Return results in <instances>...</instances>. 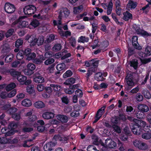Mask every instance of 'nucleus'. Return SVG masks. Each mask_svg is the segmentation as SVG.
I'll return each mask as SVG.
<instances>
[{
    "instance_id": "obj_57",
    "label": "nucleus",
    "mask_w": 151,
    "mask_h": 151,
    "mask_svg": "<svg viewBox=\"0 0 151 151\" xmlns=\"http://www.w3.org/2000/svg\"><path fill=\"white\" fill-rule=\"evenodd\" d=\"M140 59L141 62L142 64L145 65L151 62V57L148 58Z\"/></svg>"
},
{
    "instance_id": "obj_60",
    "label": "nucleus",
    "mask_w": 151,
    "mask_h": 151,
    "mask_svg": "<svg viewBox=\"0 0 151 151\" xmlns=\"http://www.w3.org/2000/svg\"><path fill=\"white\" fill-rule=\"evenodd\" d=\"M75 95H77L78 97L81 98L83 96V93L82 91L79 89H77L75 91Z\"/></svg>"
},
{
    "instance_id": "obj_6",
    "label": "nucleus",
    "mask_w": 151,
    "mask_h": 151,
    "mask_svg": "<svg viewBox=\"0 0 151 151\" xmlns=\"http://www.w3.org/2000/svg\"><path fill=\"white\" fill-rule=\"evenodd\" d=\"M125 80L128 87L131 88L134 86V83L133 81V75L130 74L126 76L125 78Z\"/></svg>"
},
{
    "instance_id": "obj_35",
    "label": "nucleus",
    "mask_w": 151,
    "mask_h": 151,
    "mask_svg": "<svg viewBox=\"0 0 151 151\" xmlns=\"http://www.w3.org/2000/svg\"><path fill=\"white\" fill-rule=\"evenodd\" d=\"M21 74V73L16 71L15 70H12L10 72V74L14 78L17 79L18 77Z\"/></svg>"
},
{
    "instance_id": "obj_62",
    "label": "nucleus",
    "mask_w": 151,
    "mask_h": 151,
    "mask_svg": "<svg viewBox=\"0 0 151 151\" xmlns=\"http://www.w3.org/2000/svg\"><path fill=\"white\" fill-rule=\"evenodd\" d=\"M95 59H93L89 61V62L85 61V65L87 67H90L92 65V63H93L95 61H96Z\"/></svg>"
},
{
    "instance_id": "obj_10",
    "label": "nucleus",
    "mask_w": 151,
    "mask_h": 151,
    "mask_svg": "<svg viewBox=\"0 0 151 151\" xmlns=\"http://www.w3.org/2000/svg\"><path fill=\"white\" fill-rule=\"evenodd\" d=\"M138 37L137 36H133L132 38V43L133 46L135 49L140 50L142 49V47L138 42Z\"/></svg>"
},
{
    "instance_id": "obj_52",
    "label": "nucleus",
    "mask_w": 151,
    "mask_h": 151,
    "mask_svg": "<svg viewBox=\"0 0 151 151\" xmlns=\"http://www.w3.org/2000/svg\"><path fill=\"white\" fill-rule=\"evenodd\" d=\"M62 47L61 44L58 43L55 44L52 47L53 50L55 51H58L60 50Z\"/></svg>"
},
{
    "instance_id": "obj_37",
    "label": "nucleus",
    "mask_w": 151,
    "mask_h": 151,
    "mask_svg": "<svg viewBox=\"0 0 151 151\" xmlns=\"http://www.w3.org/2000/svg\"><path fill=\"white\" fill-rule=\"evenodd\" d=\"M89 40L88 37H86L85 36H81L78 38V42L84 43L85 42H88Z\"/></svg>"
},
{
    "instance_id": "obj_11",
    "label": "nucleus",
    "mask_w": 151,
    "mask_h": 151,
    "mask_svg": "<svg viewBox=\"0 0 151 151\" xmlns=\"http://www.w3.org/2000/svg\"><path fill=\"white\" fill-rule=\"evenodd\" d=\"M34 81L37 83H42L44 82V78L40 73H35L33 77Z\"/></svg>"
},
{
    "instance_id": "obj_55",
    "label": "nucleus",
    "mask_w": 151,
    "mask_h": 151,
    "mask_svg": "<svg viewBox=\"0 0 151 151\" xmlns=\"http://www.w3.org/2000/svg\"><path fill=\"white\" fill-rule=\"evenodd\" d=\"M20 114V112L14 114H12V117L14 119L18 121L20 120L21 118Z\"/></svg>"
},
{
    "instance_id": "obj_61",
    "label": "nucleus",
    "mask_w": 151,
    "mask_h": 151,
    "mask_svg": "<svg viewBox=\"0 0 151 151\" xmlns=\"http://www.w3.org/2000/svg\"><path fill=\"white\" fill-rule=\"evenodd\" d=\"M148 148L147 145L145 143L141 142L139 149L140 150H146Z\"/></svg>"
},
{
    "instance_id": "obj_34",
    "label": "nucleus",
    "mask_w": 151,
    "mask_h": 151,
    "mask_svg": "<svg viewBox=\"0 0 151 151\" xmlns=\"http://www.w3.org/2000/svg\"><path fill=\"white\" fill-rule=\"evenodd\" d=\"M142 93L145 98L149 99L151 98L150 93V91L147 89L143 90L142 91Z\"/></svg>"
},
{
    "instance_id": "obj_33",
    "label": "nucleus",
    "mask_w": 151,
    "mask_h": 151,
    "mask_svg": "<svg viewBox=\"0 0 151 151\" xmlns=\"http://www.w3.org/2000/svg\"><path fill=\"white\" fill-rule=\"evenodd\" d=\"M15 32L14 29L13 28H10L9 29L5 34V36L7 38L11 37L13 33Z\"/></svg>"
},
{
    "instance_id": "obj_4",
    "label": "nucleus",
    "mask_w": 151,
    "mask_h": 151,
    "mask_svg": "<svg viewBox=\"0 0 151 151\" xmlns=\"http://www.w3.org/2000/svg\"><path fill=\"white\" fill-rule=\"evenodd\" d=\"M133 28L138 35H140L143 37L151 36V33H149L143 29H141L140 27L136 24L134 25Z\"/></svg>"
},
{
    "instance_id": "obj_8",
    "label": "nucleus",
    "mask_w": 151,
    "mask_h": 151,
    "mask_svg": "<svg viewBox=\"0 0 151 151\" xmlns=\"http://www.w3.org/2000/svg\"><path fill=\"white\" fill-rule=\"evenodd\" d=\"M139 55L142 58H145L151 55V46L147 45L145 47V52H140Z\"/></svg>"
},
{
    "instance_id": "obj_7",
    "label": "nucleus",
    "mask_w": 151,
    "mask_h": 151,
    "mask_svg": "<svg viewBox=\"0 0 151 151\" xmlns=\"http://www.w3.org/2000/svg\"><path fill=\"white\" fill-rule=\"evenodd\" d=\"M4 8L5 12L8 14H12L15 10L14 5L8 2L5 3Z\"/></svg>"
},
{
    "instance_id": "obj_13",
    "label": "nucleus",
    "mask_w": 151,
    "mask_h": 151,
    "mask_svg": "<svg viewBox=\"0 0 151 151\" xmlns=\"http://www.w3.org/2000/svg\"><path fill=\"white\" fill-rule=\"evenodd\" d=\"M26 52H28L27 50H26V49L24 50H20L16 55L17 59L20 60H22L24 57H26Z\"/></svg>"
},
{
    "instance_id": "obj_1",
    "label": "nucleus",
    "mask_w": 151,
    "mask_h": 151,
    "mask_svg": "<svg viewBox=\"0 0 151 151\" xmlns=\"http://www.w3.org/2000/svg\"><path fill=\"white\" fill-rule=\"evenodd\" d=\"M146 122L142 120L134 119L133 122L130 125L132 131L134 134L139 135L144 126L146 125Z\"/></svg>"
},
{
    "instance_id": "obj_46",
    "label": "nucleus",
    "mask_w": 151,
    "mask_h": 151,
    "mask_svg": "<svg viewBox=\"0 0 151 151\" xmlns=\"http://www.w3.org/2000/svg\"><path fill=\"white\" fill-rule=\"evenodd\" d=\"M50 86L55 91H59L61 89L60 86L57 84H51L50 85Z\"/></svg>"
},
{
    "instance_id": "obj_59",
    "label": "nucleus",
    "mask_w": 151,
    "mask_h": 151,
    "mask_svg": "<svg viewBox=\"0 0 151 151\" xmlns=\"http://www.w3.org/2000/svg\"><path fill=\"white\" fill-rule=\"evenodd\" d=\"M26 90L27 92L30 94H32L35 91L34 87L31 86H28Z\"/></svg>"
},
{
    "instance_id": "obj_16",
    "label": "nucleus",
    "mask_w": 151,
    "mask_h": 151,
    "mask_svg": "<svg viewBox=\"0 0 151 151\" xmlns=\"http://www.w3.org/2000/svg\"><path fill=\"white\" fill-rule=\"evenodd\" d=\"M99 62V60H96L93 63H92V65L88 70L92 74L93 73H95L97 70Z\"/></svg>"
},
{
    "instance_id": "obj_39",
    "label": "nucleus",
    "mask_w": 151,
    "mask_h": 151,
    "mask_svg": "<svg viewBox=\"0 0 151 151\" xmlns=\"http://www.w3.org/2000/svg\"><path fill=\"white\" fill-rule=\"evenodd\" d=\"M130 66L133 67L134 69L136 70L138 68V62L137 60H132L130 62Z\"/></svg>"
},
{
    "instance_id": "obj_27",
    "label": "nucleus",
    "mask_w": 151,
    "mask_h": 151,
    "mask_svg": "<svg viewBox=\"0 0 151 151\" xmlns=\"http://www.w3.org/2000/svg\"><path fill=\"white\" fill-rule=\"evenodd\" d=\"M22 104L24 106L29 107L32 105V102L29 99H26L22 101Z\"/></svg>"
},
{
    "instance_id": "obj_36",
    "label": "nucleus",
    "mask_w": 151,
    "mask_h": 151,
    "mask_svg": "<svg viewBox=\"0 0 151 151\" xmlns=\"http://www.w3.org/2000/svg\"><path fill=\"white\" fill-rule=\"evenodd\" d=\"M40 23L38 20L35 19L32 20L29 24L30 26L32 27L35 28L38 26L40 25Z\"/></svg>"
},
{
    "instance_id": "obj_23",
    "label": "nucleus",
    "mask_w": 151,
    "mask_h": 151,
    "mask_svg": "<svg viewBox=\"0 0 151 151\" xmlns=\"http://www.w3.org/2000/svg\"><path fill=\"white\" fill-rule=\"evenodd\" d=\"M124 16L123 19L125 21H128L130 19H132V14L129 13L127 11L124 12L123 13Z\"/></svg>"
},
{
    "instance_id": "obj_29",
    "label": "nucleus",
    "mask_w": 151,
    "mask_h": 151,
    "mask_svg": "<svg viewBox=\"0 0 151 151\" xmlns=\"http://www.w3.org/2000/svg\"><path fill=\"white\" fill-rule=\"evenodd\" d=\"M34 105L36 108L40 109L44 107L45 106V104L41 101H38L34 103Z\"/></svg>"
},
{
    "instance_id": "obj_12",
    "label": "nucleus",
    "mask_w": 151,
    "mask_h": 151,
    "mask_svg": "<svg viewBox=\"0 0 151 151\" xmlns=\"http://www.w3.org/2000/svg\"><path fill=\"white\" fill-rule=\"evenodd\" d=\"M26 50H27L28 52H26V59L28 60H33L36 57L35 53L34 52H31L32 50L30 48H27Z\"/></svg>"
},
{
    "instance_id": "obj_53",
    "label": "nucleus",
    "mask_w": 151,
    "mask_h": 151,
    "mask_svg": "<svg viewBox=\"0 0 151 151\" xmlns=\"http://www.w3.org/2000/svg\"><path fill=\"white\" fill-rule=\"evenodd\" d=\"M69 41L71 46L73 47H75L76 43L75 38L74 37L72 36L69 38Z\"/></svg>"
},
{
    "instance_id": "obj_30",
    "label": "nucleus",
    "mask_w": 151,
    "mask_h": 151,
    "mask_svg": "<svg viewBox=\"0 0 151 151\" xmlns=\"http://www.w3.org/2000/svg\"><path fill=\"white\" fill-rule=\"evenodd\" d=\"M109 44V42L107 40H104L101 42L99 46L101 49V50H104L108 47Z\"/></svg>"
},
{
    "instance_id": "obj_43",
    "label": "nucleus",
    "mask_w": 151,
    "mask_h": 151,
    "mask_svg": "<svg viewBox=\"0 0 151 151\" xmlns=\"http://www.w3.org/2000/svg\"><path fill=\"white\" fill-rule=\"evenodd\" d=\"M128 6L130 7H128L129 8L134 9L137 6V2H134L133 1L129 0L128 2Z\"/></svg>"
},
{
    "instance_id": "obj_22",
    "label": "nucleus",
    "mask_w": 151,
    "mask_h": 151,
    "mask_svg": "<svg viewBox=\"0 0 151 151\" xmlns=\"http://www.w3.org/2000/svg\"><path fill=\"white\" fill-rule=\"evenodd\" d=\"M105 143L108 145V147L110 148H113L116 146V142L112 139H107L105 140Z\"/></svg>"
},
{
    "instance_id": "obj_45",
    "label": "nucleus",
    "mask_w": 151,
    "mask_h": 151,
    "mask_svg": "<svg viewBox=\"0 0 151 151\" xmlns=\"http://www.w3.org/2000/svg\"><path fill=\"white\" fill-rule=\"evenodd\" d=\"M142 137L145 139H149L151 138V132H147L144 133L142 135Z\"/></svg>"
},
{
    "instance_id": "obj_18",
    "label": "nucleus",
    "mask_w": 151,
    "mask_h": 151,
    "mask_svg": "<svg viewBox=\"0 0 151 151\" xmlns=\"http://www.w3.org/2000/svg\"><path fill=\"white\" fill-rule=\"evenodd\" d=\"M28 42L30 43V47H32L35 46L36 44L37 45L38 40L37 38L33 37L32 38L31 37H29L28 39Z\"/></svg>"
},
{
    "instance_id": "obj_58",
    "label": "nucleus",
    "mask_w": 151,
    "mask_h": 151,
    "mask_svg": "<svg viewBox=\"0 0 151 151\" xmlns=\"http://www.w3.org/2000/svg\"><path fill=\"white\" fill-rule=\"evenodd\" d=\"M87 151H99L96 149V147L93 145H89L87 147Z\"/></svg>"
},
{
    "instance_id": "obj_21",
    "label": "nucleus",
    "mask_w": 151,
    "mask_h": 151,
    "mask_svg": "<svg viewBox=\"0 0 151 151\" xmlns=\"http://www.w3.org/2000/svg\"><path fill=\"white\" fill-rule=\"evenodd\" d=\"M138 109L140 111V112H147L149 110L148 106L145 104H141L138 106Z\"/></svg>"
},
{
    "instance_id": "obj_54",
    "label": "nucleus",
    "mask_w": 151,
    "mask_h": 151,
    "mask_svg": "<svg viewBox=\"0 0 151 151\" xmlns=\"http://www.w3.org/2000/svg\"><path fill=\"white\" fill-rule=\"evenodd\" d=\"M17 111V109L15 107L10 108L8 111H7V113L10 115L12 116V114L15 113Z\"/></svg>"
},
{
    "instance_id": "obj_44",
    "label": "nucleus",
    "mask_w": 151,
    "mask_h": 151,
    "mask_svg": "<svg viewBox=\"0 0 151 151\" xmlns=\"http://www.w3.org/2000/svg\"><path fill=\"white\" fill-rule=\"evenodd\" d=\"M23 43V41L22 38L18 39L15 42V46L17 48H19L22 46Z\"/></svg>"
},
{
    "instance_id": "obj_9",
    "label": "nucleus",
    "mask_w": 151,
    "mask_h": 151,
    "mask_svg": "<svg viewBox=\"0 0 151 151\" xmlns=\"http://www.w3.org/2000/svg\"><path fill=\"white\" fill-rule=\"evenodd\" d=\"M27 77L21 74L17 78V80L20 82L21 84L28 85L31 83L29 80H27Z\"/></svg>"
},
{
    "instance_id": "obj_31",
    "label": "nucleus",
    "mask_w": 151,
    "mask_h": 151,
    "mask_svg": "<svg viewBox=\"0 0 151 151\" xmlns=\"http://www.w3.org/2000/svg\"><path fill=\"white\" fill-rule=\"evenodd\" d=\"M83 9V6L82 5H80L76 7H74L73 8V13L74 14H77L79 13Z\"/></svg>"
},
{
    "instance_id": "obj_47",
    "label": "nucleus",
    "mask_w": 151,
    "mask_h": 151,
    "mask_svg": "<svg viewBox=\"0 0 151 151\" xmlns=\"http://www.w3.org/2000/svg\"><path fill=\"white\" fill-rule=\"evenodd\" d=\"M13 129H11L9 128L8 130H7L5 134H4L5 136L6 137L12 135L16 133L15 132V131Z\"/></svg>"
},
{
    "instance_id": "obj_25",
    "label": "nucleus",
    "mask_w": 151,
    "mask_h": 151,
    "mask_svg": "<svg viewBox=\"0 0 151 151\" xmlns=\"http://www.w3.org/2000/svg\"><path fill=\"white\" fill-rule=\"evenodd\" d=\"M6 56L4 59L5 62L6 63H10L12 61L14 58V55L13 54L10 53L8 55H4L3 58Z\"/></svg>"
},
{
    "instance_id": "obj_42",
    "label": "nucleus",
    "mask_w": 151,
    "mask_h": 151,
    "mask_svg": "<svg viewBox=\"0 0 151 151\" xmlns=\"http://www.w3.org/2000/svg\"><path fill=\"white\" fill-rule=\"evenodd\" d=\"M119 121L118 117L116 116L114 118H112L111 119V122L112 126L117 125Z\"/></svg>"
},
{
    "instance_id": "obj_28",
    "label": "nucleus",
    "mask_w": 151,
    "mask_h": 151,
    "mask_svg": "<svg viewBox=\"0 0 151 151\" xmlns=\"http://www.w3.org/2000/svg\"><path fill=\"white\" fill-rule=\"evenodd\" d=\"M106 107V106H104L101 108L99 109L97 111L96 115V116H98L101 117L105 111V109Z\"/></svg>"
},
{
    "instance_id": "obj_38",
    "label": "nucleus",
    "mask_w": 151,
    "mask_h": 151,
    "mask_svg": "<svg viewBox=\"0 0 151 151\" xmlns=\"http://www.w3.org/2000/svg\"><path fill=\"white\" fill-rule=\"evenodd\" d=\"M16 86V85L14 83H11L6 87V90L7 91H9L14 88Z\"/></svg>"
},
{
    "instance_id": "obj_2",
    "label": "nucleus",
    "mask_w": 151,
    "mask_h": 151,
    "mask_svg": "<svg viewBox=\"0 0 151 151\" xmlns=\"http://www.w3.org/2000/svg\"><path fill=\"white\" fill-rule=\"evenodd\" d=\"M76 81L75 78L71 77L68 78L65 82L64 83L65 84L69 85V88L65 89V93L69 94H72L74 92L76 89L78 88L79 86V84L72 85L75 83Z\"/></svg>"
},
{
    "instance_id": "obj_26",
    "label": "nucleus",
    "mask_w": 151,
    "mask_h": 151,
    "mask_svg": "<svg viewBox=\"0 0 151 151\" xmlns=\"http://www.w3.org/2000/svg\"><path fill=\"white\" fill-rule=\"evenodd\" d=\"M94 78L95 80L98 81H104L105 78L103 76V74L101 72H99L96 73L95 75Z\"/></svg>"
},
{
    "instance_id": "obj_40",
    "label": "nucleus",
    "mask_w": 151,
    "mask_h": 151,
    "mask_svg": "<svg viewBox=\"0 0 151 151\" xmlns=\"http://www.w3.org/2000/svg\"><path fill=\"white\" fill-rule=\"evenodd\" d=\"M92 139L93 140V144L96 145H98L99 142V138L96 135L93 134L91 136Z\"/></svg>"
},
{
    "instance_id": "obj_56",
    "label": "nucleus",
    "mask_w": 151,
    "mask_h": 151,
    "mask_svg": "<svg viewBox=\"0 0 151 151\" xmlns=\"http://www.w3.org/2000/svg\"><path fill=\"white\" fill-rule=\"evenodd\" d=\"M9 71L7 70L6 68L3 67H0V73L2 74H6L9 73Z\"/></svg>"
},
{
    "instance_id": "obj_15",
    "label": "nucleus",
    "mask_w": 151,
    "mask_h": 151,
    "mask_svg": "<svg viewBox=\"0 0 151 151\" xmlns=\"http://www.w3.org/2000/svg\"><path fill=\"white\" fill-rule=\"evenodd\" d=\"M52 91V89L49 86L46 87L44 90V93L42 94V96L45 98H47L50 97Z\"/></svg>"
},
{
    "instance_id": "obj_17",
    "label": "nucleus",
    "mask_w": 151,
    "mask_h": 151,
    "mask_svg": "<svg viewBox=\"0 0 151 151\" xmlns=\"http://www.w3.org/2000/svg\"><path fill=\"white\" fill-rule=\"evenodd\" d=\"M10 46L7 43L4 44L2 47L1 53L6 56L10 51Z\"/></svg>"
},
{
    "instance_id": "obj_48",
    "label": "nucleus",
    "mask_w": 151,
    "mask_h": 151,
    "mask_svg": "<svg viewBox=\"0 0 151 151\" xmlns=\"http://www.w3.org/2000/svg\"><path fill=\"white\" fill-rule=\"evenodd\" d=\"M24 74L30 76L33 74L34 73L33 71L28 68L27 66V68L23 70Z\"/></svg>"
},
{
    "instance_id": "obj_20",
    "label": "nucleus",
    "mask_w": 151,
    "mask_h": 151,
    "mask_svg": "<svg viewBox=\"0 0 151 151\" xmlns=\"http://www.w3.org/2000/svg\"><path fill=\"white\" fill-rule=\"evenodd\" d=\"M55 114L50 112H47L43 113L42 117L45 119H49L53 118L55 116Z\"/></svg>"
},
{
    "instance_id": "obj_19",
    "label": "nucleus",
    "mask_w": 151,
    "mask_h": 151,
    "mask_svg": "<svg viewBox=\"0 0 151 151\" xmlns=\"http://www.w3.org/2000/svg\"><path fill=\"white\" fill-rule=\"evenodd\" d=\"M56 117L59 121L62 123H66L68 120V116L63 114H58Z\"/></svg>"
},
{
    "instance_id": "obj_51",
    "label": "nucleus",
    "mask_w": 151,
    "mask_h": 151,
    "mask_svg": "<svg viewBox=\"0 0 151 151\" xmlns=\"http://www.w3.org/2000/svg\"><path fill=\"white\" fill-rule=\"evenodd\" d=\"M134 49L132 47H127L128 56L129 57L132 55L134 53Z\"/></svg>"
},
{
    "instance_id": "obj_63",
    "label": "nucleus",
    "mask_w": 151,
    "mask_h": 151,
    "mask_svg": "<svg viewBox=\"0 0 151 151\" xmlns=\"http://www.w3.org/2000/svg\"><path fill=\"white\" fill-rule=\"evenodd\" d=\"M55 62V60L53 58H49L46 60L44 62L46 65H48L53 63Z\"/></svg>"
},
{
    "instance_id": "obj_41",
    "label": "nucleus",
    "mask_w": 151,
    "mask_h": 151,
    "mask_svg": "<svg viewBox=\"0 0 151 151\" xmlns=\"http://www.w3.org/2000/svg\"><path fill=\"white\" fill-rule=\"evenodd\" d=\"M37 40V45L38 46L41 45L44 42V37L42 35L39 36Z\"/></svg>"
},
{
    "instance_id": "obj_24",
    "label": "nucleus",
    "mask_w": 151,
    "mask_h": 151,
    "mask_svg": "<svg viewBox=\"0 0 151 151\" xmlns=\"http://www.w3.org/2000/svg\"><path fill=\"white\" fill-rule=\"evenodd\" d=\"M18 123L13 122L9 124L8 125V127L9 128H10L11 129H13V130H14L15 131V132H18V130L15 129L18 127Z\"/></svg>"
},
{
    "instance_id": "obj_32",
    "label": "nucleus",
    "mask_w": 151,
    "mask_h": 151,
    "mask_svg": "<svg viewBox=\"0 0 151 151\" xmlns=\"http://www.w3.org/2000/svg\"><path fill=\"white\" fill-rule=\"evenodd\" d=\"M65 66V63H62L58 64L56 66V68L58 71H64Z\"/></svg>"
},
{
    "instance_id": "obj_49",
    "label": "nucleus",
    "mask_w": 151,
    "mask_h": 151,
    "mask_svg": "<svg viewBox=\"0 0 151 151\" xmlns=\"http://www.w3.org/2000/svg\"><path fill=\"white\" fill-rule=\"evenodd\" d=\"M113 20L116 22V23L118 25H119L120 26H122L124 23L122 22H120L118 21V19H117L115 14L112 13L111 14Z\"/></svg>"
},
{
    "instance_id": "obj_5",
    "label": "nucleus",
    "mask_w": 151,
    "mask_h": 151,
    "mask_svg": "<svg viewBox=\"0 0 151 151\" xmlns=\"http://www.w3.org/2000/svg\"><path fill=\"white\" fill-rule=\"evenodd\" d=\"M24 16H20L19 17L18 21H15L13 23L15 24L18 22V26L19 28H23L27 27L29 26H28V22L26 21L22 20V19H24Z\"/></svg>"
},
{
    "instance_id": "obj_3",
    "label": "nucleus",
    "mask_w": 151,
    "mask_h": 151,
    "mask_svg": "<svg viewBox=\"0 0 151 151\" xmlns=\"http://www.w3.org/2000/svg\"><path fill=\"white\" fill-rule=\"evenodd\" d=\"M36 7L33 5H28L23 9V11L25 15L31 16L36 12Z\"/></svg>"
},
{
    "instance_id": "obj_14",
    "label": "nucleus",
    "mask_w": 151,
    "mask_h": 151,
    "mask_svg": "<svg viewBox=\"0 0 151 151\" xmlns=\"http://www.w3.org/2000/svg\"><path fill=\"white\" fill-rule=\"evenodd\" d=\"M55 143L54 142L50 141L46 144L44 146L45 151H51L52 150V147H55Z\"/></svg>"
},
{
    "instance_id": "obj_50",
    "label": "nucleus",
    "mask_w": 151,
    "mask_h": 151,
    "mask_svg": "<svg viewBox=\"0 0 151 151\" xmlns=\"http://www.w3.org/2000/svg\"><path fill=\"white\" fill-rule=\"evenodd\" d=\"M73 74V73L71 70H68L63 74V77L64 78H66L71 76Z\"/></svg>"
},
{
    "instance_id": "obj_64",
    "label": "nucleus",
    "mask_w": 151,
    "mask_h": 151,
    "mask_svg": "<svg viewBox=\"0 0 151 151\" xmlns=\"http://www.w3.org/2000/svg\"><path fill=\"white\" fill-rule=\"evenodd\" d=\"M124 134L129 136H130L131 135V132L128 128L125 127L124 129Z\"/></svg>"
}]
</instances>
